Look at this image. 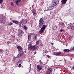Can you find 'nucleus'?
Returning <instances> with one entry per match:
<instances>
[{
    "mask_svg": "<svg viewBox=\"0 0 74 74\" xmlns=\"http://www.w3.org/2000/svg\"><path fill=\"white\" fill-rule=\"evenodd\" d=\"M13 25V24L11 22H10L9 23L8 25H9V26H11V25Z\"/></svg>",
    "mask_w": 74,
    "mask_h": 74,
    "instance_id": "nucleus-24",
    "label": "nucleus"
},
{
    "mask_svg": "<svg viewBox=\"0 0 74 74\" xmlns=\"http://www.w3.org/2000/svg\"><path fill=\"white\" fill-rule=\"evenodd\" d=\"M62 53V52L59 51L58 52H57V55H58V56H59L61 55Z\"/></svg>",
    "mask_w": 74,
    "mask_h": 74,
    "instance_id": "nucleus-13",
    "label": "nucleus"
},
{
    "mask_svg": "<svg viewBox=\"0 0 74 74\" xmlns=\"http://www.w3.org/2000/svg\"><path fill=\"white\" fill-rule=\"evenodd\" d=\"M60 20H61V21H62V19L61 18H60Z\"/></svg>",
    "mask_w": 74,
    "mask_h": 74,
    "instance_id": "nucleus-44",
    "label": "nucleus"
},
{
    "mask_svg": "<svg viewBox=\"0 0 74 74\" xmlns=\"http://www.w3.org/2000/svg\"><path fill=\"white\" fill-rule=\"evenodd\" d=\"M27 27H26V26H24V28L25 29V30H27Z\"/></svg>",
    "mask_w": 74,
    "mask_h": 74,
    "instance_id": "nucleus-20",
    "label": "nucleus"
},
{
    "mask_svg": "<svg viewBox=\"0 0 74 74\" xmlns=\"http://www.w3.org/2000/svg\"><path fill=\"white\" fill-rule=\"evenodd\" d=\"M39 41H37L36 42V45H35V46L38 45V44H39Z\"/></svg>",
    "mask_w": 74,
    "mask_h": 74,
    "instance_id": "nucleus-21",
    "label": "nucleus"
},
{
    "mask_svg": "<svg viewBox=\"0 0 74 74\" xmlns=\"http://www.w3.org/2000/svg\"><path fill=\"white\" fill-rule=\"evenodd\" d=\"M3 0H0V4H2L3 3Z\"/></svg>",
    "mask_w": 74,
    "mask_h": 74,
    "instance_id": "nucleus-31",
    "label": "nucleus"
},
{
    "mask_svg": "<svg viewBox=\"0 0 74 74\" xmlns=\"http://www.w3.org/2000/svg\"><path fill=\"white\" fill-rule=\"evenodd\" d=\"M6 62H4L3 63H4V65H3V66H5L6 65H7V63H6Z\"/></svg>",
    "mask_w": 74,
    "mask_h": 74,
    "instance_id": "nucleus-28",
    "label": "nucleus"
},
{
    "mask_svg": "<svg viewBox=\"0 0 74 74\" xmlns=\"http://www.w3.org/2000/svg\"><path fill=\"white\" fill-rule=\"evenodd\" d=\"M7 43L8 44H11V42H10V41H8Z\"/></svg>",
    "mask_w": 74,
    "mask_h": 74,
    "instance_id": "nucleus-29",
    "label": "nucleus"
},
{
    "mask_svg": "<svg viewBox=\"0 0 74 74\" xmlns=\"http://www.w3.org/2000/svg\"><path fill=\"white\" fill-rule=\"evenodd\" d=\"M10 20L11 21V20H12V18H10Z\"/></svg>",
    "mask_w": 74,
    "mask_h": 74,
    "instance_id": "nucleus-45",
    "label": "nucleus"
},
{
    "mask_svg": "<svg viewBox=\"0 0 74 74\" xmlns=\"http://www.w3.org/2000/svg\"><path fill=\"white\" fill-rule=\"evenodd\" d=\"M59 0H53L52 4L57 7V5L58 4Z\"/></svg>",
    "mask_w": 74,
    "mask_h": 74,
    "instance_id": "nucleus-4",
    "label": "nucleus"
},
{
    "mask_svg": "<svg viewBox=\"0 0 74 74\" xmlns=\"http://www.w3.org/2000/svg\"><path fill=\"white\" fill-rule=\"evenodd\" d=\"M3 52H4V51L2 49H0V53H1V54H2Z\"/></svg>",
    "mask_w": 74,
    "mask_h": 74,
    "instance_id": "nucleus-19",
    "label": "nucleus"
},
{
    "mask_svg": "<svg viewBox=\"0 0 74 74\" xmlns=\"http://www.w3.org/2000/svg\"><path fill=\"white\" fill-rule=\"evenodd\" d=\"M47 18L46 17H45V18H44V19L46 20L47 19Z\"/></svg>",
    "mask_w": 74,
    "mask_h": 74,
    "instance_id": "nucleus-38",
    "label": "nucleus"
},
{
    "mask_svg": "<svg viewBox=\"0 0 74 74\" xmlns=\"http://www.w3.org/2000/svg\"><path fill=\"white\" fill-rule=\"evenodd\" d=\"M31 35H33V33L31 34Z\"/></svg>",
    "mask_w": 74,
    "mask_h": 74,
    "instance_id": "nucleus-46",
    "label": "nucleus"
},
{
    "mask_svg": "<svg viewBox=\"0 0 74 74\" xmlns=\"http://www.w3.org/2000/svg\"><path fill=\"white\" fill-rule=\"evenodd\" d=\"M15 36H12V38H15Z\"/></svg>",
    "mask_w": 74,
    "mask_h": 74,
    "instance_id": "nucleus-37",
    "label": "nucleus"
},
{
    "mask_svg": "<svg viewBox=\"0 0 74 74\" xmlns=\"http://www.w3.org/2000/svg\"><path fill=\"white\" fill-rule=\"evenodd\" d=\"M60 32H63V30L62 29H60Z\"/></svg>",
    "mask_w": 74,
    "mask_h": 74,
    "instance_id": "nucleus-41",
    "label": "nucleus"
},
{
    "mask_svg": "<svg viewBox=\"0 0 74 74\" xmlns=\"http://www.w3.org/2000/svg\"><path fill=\"white\" fill-rule=\"evenodd\" d=\"M21 64H19L18 65V67H21Z\"/></svg>",
    "mask_w": 74,
    "mask_h": 74,
    "instance_id": "nucleus-36",
    "label": "nucleus"
},
{
    "mask_svg": "<svg viewBox=\"0 0 74 74\" xmlns=\"http://www.w3.org/2000/svg\"><path fill=\"white\" fill-rule=\"evenodd\" d=\"M73 70H74V67H73Z\"/></svg>",
    "mask_w": 74,
    "mask_h": 74,
    "instance_id": "nucleus-49",
    "label": "nucleus"
},
{
    "mask_svg": "<svg viewBox=\"0 0 74 74\" xmlns=\"http://www.w3.org/2000/svg\"><path fill=\"white\" fill-rule=\"evenodd\" d=\"M67 1V0H62L61 1L62 4H66Z\"/></svg>",
    "mask_w": 74,
    "mask_h": 74,
    "instance_id": "nucleus-11",
    "label": "nucleus"
},
{
    "mask_svg": "<svg viewBox=\"0 0 74 74\" xmlns=\"http://www.w3.org/2000/svg\"><path fill=\"white\" fill-rule=\"evenodd\" d=\"M42 62H41V61H40V65L41 66H42Z\"/></svg>",
    "mask_w": 74,
    "mask_h": 74,
    "instance_id": "nucleus-30",
    "label": "nucleus"
},
{
    "mask_svg": "<svg viewBox=\"0 0 74 74\" xmlns=\"http://www.w3.org/2000/svg\"><path fill=\"white\" fill-rule=\"evenodd\" d=\"M37 47L36 46V45L32 46L31 45H29L28 49L29 51H35L37 49Z\"/></svg>",
    "mask_w": 74,
    "mask_h": 74,
    "instance_id": "nucleus-1",
    "label": "nucleus"
},
{
    "mask_svg": "<svg viewBox=\"0 0 74 74\" xmlns=\"http://www.w3.org/2000/svg\"><path fill=\"white\" fill-rule=\"evenodd\" d=\"M28 37L29 40H30V39H31V37H32V35H28Z\"/></svg>",
    "mask_w": 74,
    "mask_h": 74,
    "instance_id": "nucleus-18",
    "label": "nucleus"
},
{
    "mask_svg": "<svg viewBox=\"0 0 74 74\" xmlns=\"http://www.w3.org/2000/svg\"><path fill=\"white\" fill-rule=\"evenodd\" d=\"M56 7V6L52 3L49 7H48L46 9V11H49V10H53V9H54V8H55Z\"/></svg>",
    "mask_w": 74,
    "mask_h": 74,
    "instance_id": "nucleus-2",
    "label": "nucleus"
},
{
    "mask_svg": "<svg viewBox=\"0 0 74 74\" xmlns=\"http://www.w3.org/2000/svg\"><path fill=\"white\" fill-rule=\"evenodd\" d=\"M36 53H37V52H35V54H36Z\"/></svg>",
    "mask_w": 74,
    "mask_h": 74,
    "instance_id": "nucleus-50",
    "label": "nucleus"
},
{
    "mask_svg": "<svg viewBox=\"0 0 74 74\" xmlns=\"http://www.w3.org/2000/svg\"><path fill=\"white\" fill-rule=\"evenodd\" d=\"M23 51H20L19 53L17 56V58H20L21 56L23 55Z\"/></svg>",
    "mask_w": 74,
    "mask_h": 74,
    "instance_id": "nucleus-9",
    "label": "nucleus"
},
{
    "mask_svg": "<svg viewBox=\"0 0 74 74\" xmlns=\"http://www.w3.org/2000/svg\"><path fill=\"white\" fill-rule=\"evenodd\" d=\"M46 27H47V25H43V26H42V28L40 29V31L39 32V33L41 34V33H42L44 30L45 29V28H46Z\"/></svg>",
    "mask_w": 74,
    "mask_h": 74,
    "instance_id": "nucleus-3",
    "label": "nucleus"
},
{
    "mask_svg": "<svg viewBox=\"0 0 74 74\" xmlns=\"http://www.w3.org/2000/svg\"><path fill=\"white\" fill-rule=\"evenodd\" d=\"M40 45L41 47H43V46L44 45H43L42 44H40Z\"/></svg>",
    "mask_w": 74,
    "mask_h": 74,
    "instance_id": "nucleus-34",
    "label": "nucleus"
},
{
    "mask_svg": "<svg viewBox=\"0 0 74 74\" xmlns=\"http://www.w3.org/2000/svg\"><path fill=\"white\" fill-rule=\"evenodd\" d=\"M52 71V69H48L47 71L46 72V74H50V73H51V72Z\"/></svg>",
    "mask_w": 74,
    "mask_h": 74,
    "instance_id": "nucleus-10",
    "label": "nucleus"
},
{
    "mask_svg": "<svg viewBox=\"0 0 74 74\" xmlns=\"http://www.w3.org/2000/svg\"><path fill=\"white\" fill-rule=\"evenodd\" d=\"M13 22L14 23H15V24H16L17 25L18 24H19V22H18V21L14 20L13 21Z\"/></svg>",
    "mask_w": 74,
    "mask_h": 74,
    "instance_id": "nucleus-12",
    "label": "nucleus"
},
{
    "mask_svg": "<svg viewBox=\"0 0 74 74\" xmlns=\"http://www.w3.org/2000/svg\"><path fill=\"white\" fill-rule=\"evenodd\" d=\"M59 23L60 25H61V26H63V23L60 22Z\"/></svg>",
    "mask_w": 74,
    "mask_h": 74,
    "instance_id": "nucleus-27",
    "label": "nucleus"
},
{
    "mask_svg": "<svg viewBox=\"0 0 74 74\" xmlns=\"http://www.w3.org/2000/svg\"><path fill=\"white\" fill-rule=\"evenodd\" d=\"M70 27L72 29V30L74 29V25H71L70 26Z\"/></svg>",
    "mask_w": 74,
    "mask_h": 74,
    "instance_id": "nucleus-17",
    "label": "nucleus"
},
{
    "mask_svg": "<svg viewBox=\"0 0 74 74\" xmlns=\"http://www.w3.org/2000/svg\"><path fill=\"white\" fill-rule=\"evenodd\" d=\"M17 49L18 52H20L21 51H22V48L20 46H19L17 47Z\"/></svg>",
    "mask_w": 74,
    "mask_h": 74,
    "instance_id": "nucleus-7",
    "label": "nucleus"
},
{
    "mask_svg": "<svg viewBox=\"0 0 74 74\" xmlns=\"http://www.w3.org/2000/svg\"><path fill=\"white\" fill-rule=\"evenodd\" d=\"M42 67L43 66L42 65H41L40 66V65H37V68L38 70H41L42 69Z\"/></svg>",
    "mask_w": 74,
    "mask_h": 74,
    "instance_id": "nucleus-8",
    "label": "nucleus"
},
{
    "mask_svg": "<svg viewBox=\"0 0 74 74\" xmlns=\"http://www.w3.org/2000/svg\"><path fill=\"white\" fill-rule=\"evenodd\" d=\"M74 51L73 47V48H72L70 50V52H71V51Z\"/></svg>",
    "mask_w": 74,
    "mask_h": 74,
    "instance_id": "nucleus-26",
    "label": "nucleus"
},
{
    "mask_svg": "<svg viewBox=\"0 0 74 74\" xmlns=\"http://www.w3.org/2000/svg\"><path fill=\"white\" fill-rule=\"evenodd\" d=\"M1 23H2L3 24H4L5 23V20H3L2 21H1Z\"/></svg>",
    "mask_w": 74,
    "mask_h": 74,
    "instance_id": "nucleus-22",
    "label": "nucleus"
},
{
    "mask_svg": "<svg viewBox=\"0 0 74 74\" xmlns=\"http://www.w3.org/2000/svg\"><path fill=\"white\" fill-rule=\"evenodd\" d=\"M32 12L33 14V15L34 16H36L37 15V12H36V10L35 9H33L32 11Z\"/></svg>",
    "mask_w": 74,
    "mask_h": 74,
    "instance_id": "nucleus-6",
    "label": "nucleus"
},
{
    "mask_svg": "<svg viewBox=\"0 0 74 74\" xmlns=\"http://www.w3.org/2000/svg\"><path fill=\"white\" fill-rule=\"evenodd\" d=\"M53 54L54 55H57V52H53Z\"/></svg>",
    "mask_w": 74,
    "mask_h": 74,
    "instance_id": "nucleus-25",
    "label": "nucleus"
},
{
    "mask_svg": "<svg viewBox=\"0 0 74 74\" xmlns=\"http://www.w3.org/2000/svg\"><path fill=\"white\" fill-rule=\"evenodd\" d=\"M18 36H22V35H19H19H18Z\"/></svg>",
    "mask_w": 74,
    "mask_h": 74,
    "instance_id": "nucleus-42",
    "label": "nucleus"
},
{
    "mask_svg": "<svg viewBox=\"0 0 74 74\" xmlns=\"http://www.w3.org/2000/svg\"><path fill=\"white\" fill-rule=\"evenodd\" d=\"M42 65H43V66H45V64H42Z\"/></svg>",
    "mask_w": 74,
    "mask_h": 74,
    "instance_id": "nucleus-47",
    "label": "nucleus"
},
{
    "mask_svg": "<svg viewBox=\"0 0 74 74\" xmlns=\"http://www.w3.org/2000/svg\"><path fill=\"white\" fill-rule=\"evenodd\" d=\"M37 37L36 36H35L34 38V39H35V40H36V38H37Z\"/></svg>",
    "mask_w": 74,
    "mask_h": 74,
    "instance_id": "nucleus-39",
    "label": "nucleus"
},
{
    "mask_svg": "<svg viewBox=\"0 0 74 74\" xmlns=\"http://www.w3.org/2000/svg\"><path fill=\"white\" fill-rule=\"evenodd\" d=\"M26 23H27V21L26 22Z\"/></svg>",
    "mask_w": 74,
    "mask_h": 74,
    "instance_id": "nucleus-52",
    "label": "nucleus"
},
{
    "mask_svg": "<svg viewBox=\"0 0 74 74\" xmlns=\"http://www.w3.org/2000/svg\"><path fill=\"white\" fill-rule=\"evenodd\" d=\"M0 23H1V21L0 20Z\"/></svg>",
    "mask_w": 74,
    "mask_h": 74,
    "instance_id": "nucleus-48",
    "label": "nucleus"
},
{
    "mask_svg": "<svg viewBox=\"0 0 74 74\" xmlns=\"http://www.w3.org/2000/svg\"><path fill=\"white\" fill-rule=\"evenodd\" d=\"M64 60L65 62V63H66V60L64 59Z\"/></svg>",
    "mask_w": 74,
    "mask_h": 74,
    "instance_id": "nucleus-43",
    "label": "nucleus"
},
{
    "mask_svg": "<svg viewBox=\"0 0 74 74\" xmlns=\"http://www.w3.org/2000/svg\"><path fill=\"white\" fill-rule=\"evenodd\" d=\"M44 18H41L40 19L39 22V23L42 24H44Z\"/></svg>",
    "mask_w": 74,
    "mask_h": 74,
    "instance_id": "nucleus-5",
    "label": "nucleus"
},
{
    "mask_svg": "<svg viewBox=\"0 0 74 74\" xmlns=\"http://www.w3.org/2000/svg\"><path fill=\"white\" fill-rule=\"evenodd\" d=\"M23 21H24L23 20V19H22V21L21 22V23H22V22H23Z\"/></svg>",
    "mask_w": 74,
    "mask_h": 74,
    "instance_id": "nucleus-40",
    "label": "nucleus"
},
{
    "mask_svg": "<svg viewBox=\"0 0 74 74\" xmlns=\"http://www.w3.org/2000/svg\"><path fill=\"white\" fill-rule=\"evenodd\" d=\"M31 66V65L30 64V67H29V68H30V69H29V72H30V70H31V66Z\"/></svg>",
    "mask_w": 74,
    "mask_h": 74,
    "instance_id": "nucleus-33",
    "label": "nucleus"
},
{
    "mask_svg": "<svg viewBox=\"0 0 74 74\" xmlns=\"http://www.w3.org/2000/svg\"><path fill=\"white\" fill-rule=\"evenodd\" d=\"M21 0H17V1H16V4L17 5H18V3H19V2H21Z\"/></svg>",
    "mask_w": 74,
    "mask_h": 74,
    "instance_id": "nucleus-16",
    "label": "nucleus"
},
{
    "mask_svg": "<svg viewBox=\"0 0 74 74\" xmlns=\"http://www.w3.org/2000/svg\"><path fill=\"white\" fill-rule=\"evenodd\" d=\"M56 68L57 69H58V67H56Z\"/></svg>",
    "mask_w": 74,
    "mask_h": 74,
    "instance_id": "nucleus-51",
    "label": "nucleus"
},
{
    "mask_svg": "<svg viewBox=\"0 0 74 74\" xmlns=\"http://www.w3.org/2000/svg\"><path fill=\"white\" fill-rule=\"evenodd\" d=\"M47 59H49V58H50V56H47Z\"/></svg>",
    "mask_w": 74,
    "mask_h": 74,
    "instance_id": "nucleus-32",
    "label": "nucleus"
},
{
    "mask_svg": "<svg viewBox=\"0 0 74 74\" xmlns=\"http://www.w3.org/2000/svg\"><path fill=\"white\" fill-rule=\"evenodd\" d=\"M11 5H12V6H14V3H13V2H11Z\"/></svg>",
    "mask_w": 74,
    "mask_h": 74,
    "instance_id": "nucleus-35",
    "label": "nucleus"
},
{
    "mask_svg": "<svg viewBox=\"0 0 74 74\" xmlns=\"http://www.w3.org/2000/svg\"><path fill=\"white\" fill-rule=\"evenodd\" d=\"M64 51L65 52H70V50L69 49H65Z\"/></svg>",
    "mask_w": 74,
    "mask_h": 74,
    "instance_id": "nucleus-15",
    "label": "nucleus"
},
{
    "mask_svg": "<svg viewBox=\"0 0 74 74\" xmlns=\"http://www.w3.org/2000/svg\"><path fill=\"white\" fill-rule=\"evenodd\" d=\"M43 24H42L41 23H39V27L40 28H42V26H43V25H44Z\"/></svg>",
    "mask_w": 74,
    "mask_h": 74,
    "instance_id": "nucleus-14",
    "label": "nucleus"
},
{
    "mask_svg": "<svg viewBox=\"0 0 74 74\" xmlns=\"http://www.w3.org/2000/svg\"><path fill=\"white\" fill-rule=\"evenodd\" d=\"M19 33L20 34H23V32L22 30H20L19 32Z\"/></svg>",
    "mask_w": 74,
    "mask_h": 74,
    "instance_id": "nucleus-23",
    "label": "nucleus"
}]
</instances>
